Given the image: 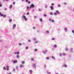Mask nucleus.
Instances as JSON below:
<instances>
[{
  "label": "nucleus",
  "mask_w": 74,
  "mask_h": 74,
  "mask_svg": "<svg viewBox=\"0 0 74 74\" xmlns=\"http://www.w3.org/2000/svg\"><path fill=\"white\" fill-rule=\"evenodd\" d=\"M50 8H51V10H53V6H51L50 7Z\"/></svg>",
  "instance_id": "14"
},
{
  "label": "nucleus",
  "mask_w": 74,
  "mask_h": 74,
  "mask_svg": "<svg viewBox=\"0 0 74 74\" xmlns=\"http://www.w3.org/2000/svg\"><path fill=\"white\" fill-rule=\"evenodd\" d=\"M20 68L23 67L24 66L23 65H22V64H21V65H20Z\"/></svg>",
  "instance_id": "11"
},
{
  "label": "nucleus",
  "mask_w": 74,
  "mask_h": 74,
  "mask_svg": "<svg viewBox=\"0 0 74 74\" xmlns=\"http://www.w3.org/2000/svg\"><path fill=\"white\" fill-rule=\"evenodd\" d=\"M34 7L35 6L34 4H32L30 5V6L29 7V8H34Z\"/></svg>",
  "instance_id": "4"
},
{
  "label": "nucleus",
  "mask_w": 74,
  "mask_h": 74,
  "mask_svg": "<svg viewBox=\"0 0 74 74\" xmlns=\"http://www.w3.org/2000/svg\"><path fill=\"white\" fill-rule=\"evenodd\" d=\"M69 57H70V58L71 57V54L69 55Z\"/></svg>",
  "instance_id": "40"
},
{
  "label": "nucleus",
  "mask_w": 74,
  "mask_h": 74,
  "mask_svg": "<svg viewBox=\"0 0 74 74\" xmlns=\"http://www.w3.org/2000/svg\"><path fill=\"white\" fill-rule=\"evenodd\" d=\"M46 33H47V34H49V30H47L46 31Z\"/></svg>",
  "instance_id": "15"
},
{
  "label": "nucleus",
  "mask_w": 74,
  "mask_h": 74,
  "mask_svg": "<svg viewBox=\"0 0 74 74\" xmlns=\"http://www.w3.org/2000/svg\"><path fill=\"white\" fill-rule=\"evenodd\" d=\"M51 5H54V3H52V4H51Z\"/></svg>",
  "instance_id": "62"
},
{
  "label": "nucleus",
  "mask_w": 74,
  "mask_h": 74,
  "mask_svg": "<svg viewBox=\"0 0 74 74\" xmlns=\"http://www.w3.org/2000/svg\"><path fill=\"white\" fill-rule=\"evenodd\" d=\"M36 64L34 63L32 64V66L35 68V69H36Z\"/></svg>",
  "instance_id": "2"
},
{
  "label": "nucleus",
  "mask_w": 74,
  "mask_h": 74,
  "mask_svg": "<svg viewBox=\"0 0 74 74\" xmlns=\"http://www.w3.org/2000/svg\"><path fill=\"white\" fill-rule=\"evenodd\" d=\"M57 14H58L56 12H54V14L55 15H57Z\"/></svg>",
  "instance_id": "24"
},
{
  "label": "nucleus",
  "mask_w": 74,
  "mask_h": 74,
  "mask_svg": "<svg viewBox=\"0 0 74 74\" xmlns=\"http://www.w3.org/2000/svg\"><path fill=\"white\" fill-rule=\"evenodd\" d=\"M51 57L52 58H53L54 60L55 59V57H54V56H52Z\"/></svg>",
  "instance_id": "23"
},
{
  "label": "nucleus",
  "mask_w": 74,
  "mask_h": 74,
  "mask_svg": "<svg viewBox=\"0 0 74 74\" xmlns=\"http://www.w3.org/2000/svg\"><path fill=\"white\" fill-rule=\"evenodd\" d=\"M18 66H17L16 67V69H18Z\"/></svg>",
  "instance_id": "53"
},
{
  "label": "nucleus",
  "mask_w": 74,
  "mask_h": 74,
  "mask_svg": "<svg viewBox=\"0 0 74 74\" xmlns=\"http://www.w3.org/2000/svg\"><path fill=\"white\" fill-rule=\"evenodd\" d=\"M37 50H38L37 49H34L35 51H37Z\"/></svg>",
  "instance_id": "29"
},
{
  "label": "nucleus",
  "mask_w": 74,
  "mask_h": 74,
  "mask_svg": "<svg viewBox=\"0 0 74 74\" xmlns=\"http://www.w3.org/2000/svg\"><path fill=\"white\" fill-rule=\"evenodd\" d=\"M16 26V24H14L13 25V30L14 29H15V28Z\"/></svg>",
  "instance_id": "5"
},
{
  "label": "nucleus",
  "mask_w": 74,
  "mask_h": 74,
  "mask_svg": "<svg viewBox=\"0 0 74 74\" xmlns=\"http://www.w3.org/2000/svg\"><path fill=\"white\" fill-rule=\"evenodd\" d=\"M28 3L29 4H30V3H31L30 1H28Z\"/></svg>",
  "instance_id": "39"
},
{
  "label": "nucleus",
  "mask_w": 74,
  "mask_h": 74,
  "mask_svg": "<svg viewBox=\"0 0 74 74\" xmlns=\"http://www.w3.org/2000/svg\"><path fill=\"white\" fill-rule=\"evenodd\" d=\"M72 33H73L74 34V30H72Z\"/></svg>",
  "instance_id": "60"
},
{
  "label": "nucleus",
  "mask_w": 74,
  "mask_h": 74,
  "mask_svg": "<svg viewBox=\"0 0 74 74\" xmlns=\"http://www.w3.org/2000/svg\"><path fill=\"white\" fill-rule=\"evenodd\" d=\"M28 42H31V40H28Z\"/></svg>",
  "instance_id": "56"
},
{
  "label": "nucleus",
  "mask_w": 74,
  "mask_h": 74,
  "mask_svg": "<svg viewBox=\"0 0 74 74\" xmlns=\"http://www.w3.org/2000/svg\"><path fill=\"white\" fill-rule=\"evenodd\" d=\"M13 71H15V68H14V69H13Z\"/></svg>",
  "instance_id": "58"
},
{
  "label": "nucleus",
  "mask_w": 74,
  "mask_h": 74,
  "mask_svg": "<svg viewBox=\"0 0 74 74\" xmlns=\"http://www.w3.org/2000/svg\"><path fill=\"white\" fill-rule=\"evenodd\" d=\"M67 65L65 64L64 67H65V68H66V67H67Z\"/></svg>",
  "instance_id": "38"
},
{
  "label": "nucleus",
  "mask_w": 74,
  "mask_h": 74,
  "mask_svg": "<svg viewBox=\"0 0 74 74\" xmlns=\"http://www.w3.org/2000/svg\"><path fill=\"white\" fill-rule=\"evenodd\" d=\"M12 19H10L9 20V22H12Z\"/></svg>",
  "instance_id": "18"
},
{
  "label": "nucleus",
  "mask_w": 74,
  "mask_h": 74,
  "mask_svg": "<svg viewBox=\"0 0 74 74\" xmlns=\"http://www.w3.org/2000/svg\"><path fill=\"white\" fill-rule=\"evenodd\" d=\"M13 4L14 5H15V2H13Z\"/></svg>",
  "instance_id": "45"
},
{
  "label": "nucleus",
  "mask_w": 74,
  "mask_h": 74,
  "mask_svg": "<svg viewBox=\"0 0 74 74\" xmlns=\"http://www.w3.org/2000/svg\"><path fill=\"white\" fill-rule=\"evenodd\" d=\"M36 38H33V41H36Z\"/></svg>",
  "instance_id": "20"
},
{
  "label": "nucleus",
  "mask_w": 74,
  "mask_h": 74,
  "mask_svg": "<svg viewBox=\"0 0 74 74\" xmlns=\"http://www.w3.org/2000/svg\"><path fill=\"white\" fill-rule=\"evenodd\" d=\"M32 70H29V72L30 73H32Z\"/></svg>",
  "instance_id": "28"
},
{
  "label": "nucleus",
  "mask_w": 74,
  "mask_h": 74,
  "mask_svg": "<svg viewBox=\"0 0 74 74\" xmlns=\"http://www.w3.org/2000/svg\"><path fill=\"white\" fill-rule=\"evenodd\" d=\"M20 53L19 51H17V52H16L15 51L14 53V54H17L18 55Z\"/></svg>",
  "instance_id": "7"
},
{
  "label": "nucleus",
  "mask_w": 74,
  "mask_h": 74,
  "mask_svg": "<svg viewBox=\"0 0 74 74\" xmlns=\"http://www.w3.org/2000/svg\"><path fill=\"white\" fill-rule=\"evenodd\" d=\"M8 46H5V48H8Z\"/></svg>",
  "instance_id": "61"
},
{
  "label": "nucleus",
  "mask_w": 74,
  "mask_h": 74,
  "mask_svg": "<svg viewBox=\"0 0 74 74\" xmlns=\"http://www.w3.org/2000/svg\"><path fill=\"white\" fill-rule=\"evenodd\" d=\"M25 62L24 61H22V64H25Z\"/></svg>",
  "instance_id": "30"
},
{
  "label": "nucleus",
  "mask_w": 74,
  "mask_h": 74,
  "mask_svg": "<svg viewBox=\"0 0 74 74\" xmlns=\"http://www.w3.org/2000/svg\"><path fill=\"white\" fill-rule=\"evenodd\" d=\"M48 50H45L44 51H42V52L45 54H46V53H47Z\"/></svg>",
  "instance_id": "3"
},
{
  "label": "nucleus",
  "mask_w": 74,
  "mask_h": 74,
  "mask_svg": "<svg viewBox=\"0 0 74 74\" xmlns=\"http://www.w3.org/2000/svg\"><path fill=\"white\" fill-rule=\"evenodd\" d=\"M29 7H29V6H27V9H29H29H30Z\"/></svg>",
  "instance_id": "37"
},
{
  "label": "nucleus",
  "mask_w": 74,
  "mask_h": 74,
  "mask_svg": "<svg viewBox=\"0 0 74 74\" xmlns=\"http://www.w3.org/2000/svg\"><path fill=\"white\" fill-rule=\"evenodd\" d=\"M58 6L59 7H61V5H58Z\"/></svg>",
  "instance_id": "46"
},
{
  "label": "nucleus",
  "mask_w": 74,
  "mask_h": 74,
  "mask_svg": "<svg viewBox=\"0 0 74 74\" xmlns=\"http://www.w3.org/2000/svg\"><path fill=\"white\" fill-rule=\"evenodd\" d=\"M65 50L66 51H68V48H67V49H66Z\"/></svg>",
  "instance_id": "51"
},
{
  "label": "nucleus",
  "mask_w": 74,
  "mask_h": 74,
  "mask_svg": "<svg viewBox=\"0 0 74 74\" xmlns=\"http://www.w3.org/2000/svg\"><path fill=\"white\" fill-rule=\"evenodd\" d=\"M26 14H27V15H29V12H27Z\"/></svg>",
  "instance_id": "49"
},
{
  "label": "nucleus",
  "mask_w": 74,
  "mask_h": 74,
  "mask_svg": "<svg viewBox=\"0 0 74 74\" xmlns=\"http://www.w3.org/2000/svg\"><path fill=\"white\" fill-rule=\"evenodd\" d=\"M62 54L61 53H60V56H62Z\"/></svg>",
  "instance_id": "54"
},
{
  "label": "nucleus",
  "mask_w": 74,
  "mask_h": 74,
  "mask_svg": "<svg viewBox=\"0 0 74 74\" xmlns=\"http://www.w3.org/2000/svg\"><path fill=\"white\" fill-rule=\"evenodd\" d=\"M67 29L66 27H65L64 29V30H65V32H67Z\"/></svg>",
  "instance_id": "13"
},
{
  "label": "nucleus",
  "mask_w": 74,
  "mask_h": 74,
  "mask_svg": "<svg viewBox=\"0 0 74 74\" xmlns=\"http://www.w3.org/2000/svg\"><path fill=\"white\" fill-rule=\"evenodd\" d=\"M40 21L41 22H42V18H40Z\"/></svg>",
  "instance_id": "16"
},
{
  "label": "nucleus",
  "mask_w": 74,
  "mask_h": 74,
  "mask_svg": "<svg viewBox=\"0 0 74 74\" xmlns=\"http://www.w3.org/2000/svg\"><path fill=\"white\" fill-rule=\"evenodd\" d=\"M63 54L64 56H66V54L65 53H63Z\"/></svg>",
  "instance_id": "50"
},
{
  "label": "nucleus",
  "mask_w": 74,
  "mask_h": 74,
  "mask_svg": "<svg viewBox=\"0 0 74 74\" xmlns=\"http://www.w3.org/2000/svg\"><path fill=\"white\" fill-rule=\"evenodd\" d=\"M12 5H11L9 7L10 8H12Z\"/></svg>",
  "instance_id": "17"
},
{
  "label": "nucleus",
  "mask_w": 74,
  "mask_h": 74,
  "mask_svg": "<svg viewBox=\"0 0 74 74\" xmlns=\"http://www.w3.org/2000/svg\"><path fill=\"white\" fill-rule=\"evenodd\" d=\"M47 72L48 74H51V72H48V71H47Z\"/></svg>",
  "instance_id": "22"
},
{
  "label": "nucleus",
  "mask_w": 74,
  "mask_h": 74,
  "mask_svg": "<svg viewBox=\"0 0 74 74\" xmlns=\"http://www.w3.org/2000/svg\"><path fill=\"white\" fill-rule=\"evenodd\" d=\"M28 1H29L28 0H26L25 2H28Z\"/></svg>",
  "instance_id": "47"
},
{
  "label": "nucleus",
  "mask_w": 74,
  "mask_h": 74,
  "mask_svg": "<svg viewBox=\"0 0 74 74\" xmlns=\"http://www.w3.org/2000/svg\"><path fill=\"white\" fill-rule=\"evenodd\" d=\"M2 5L1 4V2H0V7H2Z\"/></svg>",
  "instance_id": "27"
},
{
  "label": "nucleus",
  "mask_w": 74,
  "mask_h": 74,
  "mask_svg": "<svg viewBox=\"0 0 74 74\" xmlns=\"http://www.w3.org/2000/svg\"><path fill=\"white\" fill-rule=\"evenodd\" d=\"M38 41H35L34 42V43L37 44V43H38Z\"/></svg>",
  "instance_id": "26"
},
{
  "label": "nucleus",
  "mask_w": 74,
  "mask_h": 74,
  "mask_svg": "<svg viewBox=\"0 0 74 74\" xmlns=\"http://www.w3.org/2000/svg\"><path fill=\"white\" fill-rule=\"evenodd\" d=\"M43 16L45 17H46L47 16V14H44L43 15Z\"/></svg>",
  "instance_id": "21"
},
{
  "label": "nucleus",
  "mask_w": 74,
  "mask_h": 74,
  "mask_svg": "<svg viewBox=\"0 0 74 74\" xmlns=\"http://www.w3.org/2000/svg\"><path fill=\"white\" fill-rule=\"evenodd\" d=\"M64 4L65 5H67V3H66V2H64Z\"/></svg>",
  "instance_id": "48"
},
{
  "label": "nucleus",
  "mask_w": 74,
  "mask_h": 74,
  "mask_svg": "<svg viewBox=\"0 0 74 74\" xmlns=\"http://www.w3.org/2000/svg\"><path fill=\"white\" fill-rule=\"evenodd\" d=\"M1 16H3V18H6V15H4V14H2L1 15Z\"/></svg>",
  "instance_id": "6"
},
{
  "label": "nucleus",
  "mask_w": 74,
  "mask_h": 74,
  "mask_svg": "<svg viewBox=\"0 0 74 74\" xmlns=\"http://www.w3.org/2000/svg\"><path fill=\"white\" fill-rule=\"evenodd\" d=\"M47 7H48V6L47 5H45V8H47Z\"/></svg>",
  "instance_id": "42"
},
{
  "label": "nucleus",
  "mask_w": 74,
  "mask_h": 74,
  "mask_svg": "<svg viewBox=\"0 0 74 74\" xmlns=\"http://www.w3.org/2000/svg\"><path fill=\"white\" fill-rule=\"evenodd\" d=\"M62 66V67H64V66H65V65H63Z\"/></svg>",
  "instance_id": "63"
},
{
  "label": "nucleus",
  "mask_w": 74,
  "mask_h": 74,
  "mask_svg": "<svg viewBox=\"0 0 74 74\" xmlns=\"http://www.w3.org/2000/svg\"><path fill=\"white\" fill-rule=\"evenodd\" d=\"M46 58L47 60H48L49 59V58L48 57H46Z\"/></svg>",
  "instance_id": "33"
},
{
  "label": "nucleus",
  "mask_w": 74,
  "mask_h": 74,
  "mask_svg": "<svg viewBox=\"0 0 74 74\" xmlns=\"http://www.w3.org/2000/svg\"><path fill=\"white\" fill-rule=\"evenodd\" d=\"M52 19H51V18H49V21H51Z\"/></svg>",
  "instance_id": "35"
},
{
  "label": "nucleus",
  "mask_w": 74,
  "mask_h": 74,
  "mask_svg": "<svg viewBox=\"0 0 74 74\" xmlns=\"http://www.w3.org/2000/svg\"><path fill=\"white\" fill-rule=\"evenodd\" d=\"M56 13L58 14H60V12L59 11H58V10H56Z\"/></svg>",
  "instance_id": "10"
},
{
  "label": "nucleus",
  "mask_w": 74,
  "mask_h": 74,
  "mask_svg": "<svg viewBox=\"0 0 74 74\" xmlns=\"http://www.w3.org/2000/svg\"><path fill=\"white\" fill-rule=\"evenodd\" d=\"M7 74H11V72H10V73H7Z\"/></svg>",
  "instance_id": "64"
},
{
  "label": "nucleus",
  "mask_w": 74,
  "mask_h": 74,
  "mask_svg": "<svg viewBox=\"0 0 74 74\" xmlns=\"http://www.w3.org/2000/svg\"><path fill=\"white\" fill-rule=\"evenodd\" d=\"M19 45H22V43H19Z\"/></svg>",
  "instance_id": "41"
},
{
  "label": "nucleus",
  "mask_w": 74,
  "mask_h": 74,
  "mask_svg": "<svg viewBox=\"0 0 74 74\" xmlns=\"http://www.w3.org/2000/svg\"><path fill=\"white\" fill-rule=\"evenodd\" d=\"M8 1L9 0H3V1Z\"/></svg>",
  "instance_id": "43"
},
{
  "label": "nucleus",
  "mask_w": 74,
  "mask_h": 74,
  "mask_svg": "<svg viewBox=\"0 0 74 74\" xmlns=\"http://www.w3.org/2000/svg\"><path fill=\"white\" fill-rule=\"evenodd\" d=\"M45 68H46V65H44Z\"/></svg>",
  "instance_id": "57"
},
{
  "label": "nucleus",
  "mask_w": 74,
  "mask_h": 74,
  "mask_svg": "<svg viewBox=\"0 0 74 74\" xmlns=\"http://www.w3.org/2000/svg\"><path fill=\"white\" fill-rule=\"evenodd\" d=\"M28 46H26V49H28Z\"/></svg>",
  "instance_id": "36"
},
{
  "label": "nucleus",
  "mask_w": 74,
  "mask_h": 74,
  "mask_svg": "<svg viewBox=\"0 0 74 74\" xmlns=\"http://www.w3.org/2000/svg\"><path fill=\"white\" fill-rule=\"evenodd\" d=\"M51 22L52 23H54V19H52V20H51Z\"/></svg>",
  "instance_id": "32"
},
{
  "label": "nucleus",
  "mask_w": 74,
  "mask_h": 74,
  "mask_svg": "<svg viewBox=\"0 0 74 74\" xmlns=\"http://www.w3.org/2000/svg\"><path fill=\"white\" fill-rule=\"evenodd\" d=\"M3 69H4V70H6V69L5 68V66H4L3 67Z\"/></svg>",
  "instance_id": "34"
},
{
  "label": "nucleus",
  "mask_w": 74,
  "mask_h": 74,
  "mask_svg": "<svg viewBox=\"0 0 74 74\" xmlns=\"http://www.w3.org/2000/svg\"><path fill=\"white\" fill-rule=\"evenodd\" d=\"M19 57H20V56H19V55H18H18H17V56H16L17 58H19Z\"/></svg>",
  "instance_id": "25"
},
{
  "label": "nucleus",
  "mask_w": 74,
  "mask_h": 74,
  "mask_svg": "<svg viewBox=\"0 0 74 74\" xmlns=\"http://www.w3.org/2000/svg\"><path fill=\"white\" fill-rule=\"evenodd\" d=\"M4 10H7V8H5V9H4Z\"/></svg>",
  "instance_id": "59"
},
{
  "label": "nucleus",
  "mask_w": 74,
  "mask_h": 74,
  "mask_svg": "<svg viewBox=\"0 0 74 74\" xmlns=\"http://www.w3.org/2000/svg\"><path fill=\"white\" fill-rule=\"evenodd\" d=\"M34 59L33 58H31V61H34Z\"/></svg>",
  "instance_id": "52"
},
{
  "label": "nucleus",
  "mask_w": 74,
  "mask_h": 74,
  "mask_svg": "<svg viewBox=\"0 0 74 74\" xmlns=\"http://www.w3.org/2000/svg\"><path fill=\"white\" fill-rule=\"evenodd\" d=\"M40 32V30H37V33H39V32Z\"/></svg>",
  "instance_id": "55"
},
{
  "label": "nucleus",
  "mask_w": 74,
  "mask_h": 74,
  "mask_svg": "<svg viewBox=\"0 0 74 74\" xmlns=\"http://www.w3.org/2000/svg\"><path fill=\"white\" fill-rule=\"evenodd\" d=\"M50 14H51V15H53V12H50Z\"/></svg>",
  "instance_id": "44"
},
{
  "label": "nucleus",
  "mask_w": 74,
  "mask_h": 74,
  "mask_svg": "<svg viewBox=\"0 0 74 74\" xmlns=\"http://www.w3.org/2000/svg\"><path fill=\"white\" fill-rule=\"evenodd\" d=\"M54 48H57V45H56V44H55V45H54Z\"/></svg>",
  "instance_id": "19"
},
{
  "label": "nucleus",
  "mask_w": 74,
  "mask_h": 74,
  "mask_svg": "<svg viewBox=\"0 0 74 74\" xmlns=\"http://www.w3.org/2000/svg\"><path fill=\"white\" fill-rule=\"evenodd\" d=\"M6 67L7 68V70L8 71V70H9V66H8V65H7Z\"/></svg>",
  "instance_id": "12"
},
{
  "label": "nucleus",
  "mask_w": 74,
  "mask_h": 74,
  "mask_svg": "<svg viewBox=\"0 0 74 74\" xmlns=\"http://www.w3.org/2000/svg\"><path fill=\"white\" fill-rule=\"evenodd\" d=\"M73 48H71L70 50V52H71V53H74V51H73Z\"/></svg>",
  "instance_id": "8"
},
{
  "label": "nucleus",
  "mask_w": 74,
  "mask_h": 74,
  "mask_svg": "<svg viewBox=\"0 0 74 74\" xmlns=\"http://www.w3.org/2000/svg\"><path fill=\"white\" fill-rule=\"evenodd\" d=\"M22 17H23V18L25 19V21H27V19L26 18V16H25L24 15H23L22 16Z\"/></svg>",
  "instance_id": "1"
},
{
  "label": "nucleus",
  "mask_w": 74,
  "mask_h": 74,
  "mask_svg": "<svg viewBox=\"0 0 74 74\" xmlns=\"http://www.w3.org/2000/svg\"><path fill=\"white\" fill-rule=\"evenodd\" d=\"M18 62L17 60H14V61H13V63H16V62Z\"/></svg>",
  "instance_id": "9"
},
{
  "label": "nucleus",
  "mask_w": 74,
  "mask_h": 74,
  "mask_svg": "<svg viewBox=\"0 0 74 74\" xmlns=\"http://www.w3.org/2000/svg\"><path fill=\"white\" fill-rule=\"evenodd\" d=\"M52 40H55V38H51Z\"/></svg>",
  "instance_id": "31"
}]
</instances>
